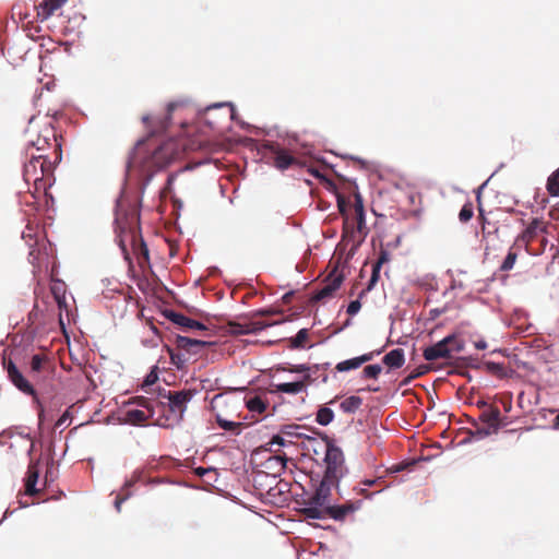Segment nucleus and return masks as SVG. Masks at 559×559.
Masks as SVG:
<instances>
[{"instance_id": "34", "label": "nucleus", "mask_w": 559, "mask_h": 559, "mask_svg": "<svg viewBox=\"0 0 559 559\" xmlns=\"http://www.w3.org/2000/svg\"><path fill=\"white\" fill-rule=\"evenodd\" d=\"M443 341H448L447 347L450 349V355L453 353H460L464 349V341L460 338L456 334L448 335L443 338Z\"/></svg>"}, {"instance_id": "42", "label": "nucleus", "mask_w": 559, "mask_h": 559, "mask_svg": "<svg viewBox=\"0 0 559 559\" xmlns=\"http://www.w3.org/2000/svg\"><path fill=\"white\" fill-rule=\"evenodd\" d=\"M305 383L302 381L282 383V393H298L302 391Z\"/></svg>"}, {"instance_id": "29", "label": "nucleus", "mask_w": 559, "mask_h": 559, "mask_svg": "<svg viewBox=\"0 0 559 559\" xmlns=\"http://www.w3.org/2000/svg\"><path fill=\"white\" fill-rule=\"evenodd\" d=\"M383 362L390 368H401L405 362L404 350L395 348L383 357Z\"/></svg>"}, {"instance_id": "22", "label": "nucleus", "mask_w": 559, "mask_h": 559, "mask_svg": "<svg viewBox=\"0 0 559 559\" xmlns=\"http://www.w3.org/2000/svg\"><path fill=\"white\" fill-rule=\"evenodd\" d=\"M391 260V254L390 252L382 248L380 249L379 251V257L376 261V263L372 265V273H371V277L369 280V283H368V290H371L377 282L379 281L380 278V270H381V266L385 263H388L389 261Z\"/></svg>"}, {"instance_id": "27", "label": "nucleus", "mask_w": 559, "mask_h": 559, "mask_svg": "<svg viewBox=\"0 0 559 559\" xmlns=\"http://www.w3.org/2000/svg\"><path fill=\"white\" fill-rule=\"evenodd\" d=\"M29 370L36 372L51 373L50 361L43 354H35L29 361Z\"/></svg>"}, {"instance_id": "41", "label": "nucleus", "mask_w": 559, "mask_h": 559, "mask_svg": "<svg viewBox=\"0 0 559 559\" xmlns=\"http://www.w3.org/2000/svg\"><path fill=\"white\" fill-rule=\"evenodd\" d=\"M350 216L354 218V221L356 223V229H357L359 238H364L366 236V229H367L365 213H357V214H353Z\"/></svg>"}, {"instance_id": "33", "label": "nucleus", "mask_w": 559, "mask_h": 559, "mask_svg": "<svg viewBox=\"0 0 559 559\" xmlns=\"http://www.w3.org/2000/svg\"><path fill=\"white\" fill-rule=\"evenodd\" d=\"M64 293H66V290H64L63 283L59 282L51 286V294L53 295V298H55L56 302L58 304L59 309L67 307Z\"/></svg>"}, {"instance_id": "18", "label": "nucleus", "mask_w": 559, "mask_h": 559, "mask_svg": "<svg viewBox=\"0 0 559 559\" xmlns=\"http://www.w3.org/2000/svg\"><path fill=\"white\" fill-rule=\"evenodd\" d=\"M181 104L177 102H171L167 105V115L164 118H158L152 120L150 116H144L142 121L145 123L147 128H153V132L165 131L169 124L170 116L175 109H177Z\"/></svg>"}, {"instance_id": "35", "label": "nucleus", "mask_w": 559, "mask_h": 559, "mask_svg": "<svg viewBox=\"0 0 559 559\" xmlns=\"http://www.w3.org/2000/svg\"><path fill=\"white\" fill-rule=\"evenodd\" d=\"M334 413L329 407H321L317 413L316 420L321 426H328L333 421Z\"/></svg>"}, {"instance_id": "53", "label": "nucleus", "mask_w": 559, "mask_h": 559, "mask_svg": "<svg viewBox=\"0 0 559 559\" xmlns=\"http://www.w3.org/2000/svg\"><path fill=\"white\" fill-rule=\"evenodd\" d=\"M361 308V304L358 300L350 301V304L347 307V312L350 316L356 314Z\"/></svg>"}, {"instance_id": "64", "label": "nucleus", "mask_w": 559, "mask_h": 559, "mask_svg": "<svg viewBox=\"0 0 559 559\" xmlns=\"http://www.w3.org/2000/svg\"><path fill=\"white\" fill-rule=\"evenodd\" d=\"M197 473H198L199 475H201V476H202V475H204V474L206 473V469H205V468H203V467H199V468L197 469Z\"/></svg>"}, {"instance_id": "20", "label": "nucleus", "mask_w": 559, "mask_h": 559, "mask_svg": "<svg viewBox=\"0 0 559 559\" xmlns=\"http://www.w3.org/2000/svg\"><path fill=\"white\" fill-rule=\"evenodd\" d=\"M381 350L370 352L367 354H364L359 357H355L352 359L343 360L338 362L335 367V369L338 372H345L353 369H358L362 364L371 361L376 355H379Z\"/></svg>"}, {"instance_id": "54", "label": "nucleus", "mask_w": 559, "mask_h": 559, "mask_svg": "<svg viewBox=\"0 0 559 559\" xmlns=\"http://www.w3.org/2000/svg\"><path fill=\"white\" fill-rule=\"evenodd\" d=\"M298 289H296L297 292ZM295 294V290H288L282 296V304H288L290 302L292 296Z\"/></svg>"}, {"instance_id": "24", "label": "nucleus", "mask_w": 559, "mask_h": 559, "mask_svg": "<svg viewBox=\"0 0 559 559\" xmlns=\"http://www.w3.org/2000/svg\"><path fill=\"white\" fill-rule=\"evenodd\" d=\"M500 417L501 413L500 409L497 406H488L483 411V413L479 415V420L487 425V427L492 428L493 430L499 429L500 427Z\"/></svg>"}, {"instance_id": "60", "label": "nucleus", "mask_w": 559, "mask_h": 559, "mask_svg": "<svg viewBox=\"0 0 559 559\" xmlns=\"http://www.w3.org/2000/svg\"><path fill=\"white\" fill-rule=\"evenodd\" d=\"M552 427H554V429L559 430V414L555 417V419L552 421Z\"/></svg>"}, {"instance_id": "26", "label": "nucleus", "mask_w": 559, "mask_h": 559, "mask_svg": "<svg viewBox=\"0 0 559 559\" xmlns=\"http://www.w3.org/2000/svg\"><path fill=\"white\" fill-rule=\"evenodd\" d=\"M39 477V468L38 463H31L28 465L27 475L25 479V493L28 496H34L38 492L36 489V484Z\"/></svg>"}, {"instance_id": "9", "label": "nucleus", "mask_w": 559, "mask_h": 559, "mask_svg": "<svg viewBox=\"0 0 559 559\" xmlns=\"http://www.w3.org/2000/svg\"><path fill=\"white\" fill-rule=\"evenodd\" d=\"M29 144L33 148H35L39 154H44L43 152L53 145L56 158L60 156L58 152L60 150V144L57 142L56 132L53 127L50 123H46L38 131L35 140H31Z\"/></svg>"}, {"instance_id": "46", "label": "nucleus", "mask_w": 559, "mask_h": 559, "mask_svg": "<svg viewBox=\"0 0 559 559\" xmlns=\"http://www.w3.org/2000/svg\"><path fill=\"white\" fill-rule=\"evenodd\" d=\"M516 259H518L516 252H513L510 250L509 253L507 254L504 261L502 262L500 270L501 271H510L511 269H513Z\"/></svg>"}, {"instance_id": "52", "label": "nucleus", "mask_w": 559, "mask_h": 559, "mask_svg": "<svg viewBox=\"0 0 559 559\" xmlns=\"http://www.w3.org/2000/svg\"><path fill=\"white\" fill-rule=\"evenodd\" d=\"M134 403H136L139 406H142L148 411L152 409V405L148 399L145 396H136L134 397Z\"/></svg>"}, {"instance_id": "15", "label": "nucleus", "mask_w": 559, "mask_h": 559, "mask_svg": "<svg viewBox=\"0 0 559 559\" xmlns=\"http://www.w3.org/2000/svg\"><path fill=\"white\" fill-rule=\"evenodd\" d=\"M294 165H297L301 168H307V171L316 178H322L319 169L313 167L312 163L307 157H295L282 148V170L287 169Z\"/></svg>"}, {"instance_id": "3", "label": "nucleus", "mask_w": 559, "mask_h": 559, "mask_svg": "<svg viewBox=\"0 0 559 559\" xmlns=\"http://www.w3.org/2000/svg\"><path fill=\"white\" fill-rule=\"evenodd\" d=\"M53 163L45 154H33L24 164L23 178L26 185L33 186V189L28 188L33 198L36 199L40 193L46 194L53 182Z\"/></svg>"}, {"instance_id": "38", "label": "nucleus", "mask_w": 559, "mask_h": 559, "mask_svg": "<svg viewBox=\"0 0 559 559\" xmlns=\"http://www.w3.org/2000/svg\"><path fill=\"white\" fill-rule=\"evenodd\" d=\"M246 405L249 411L257 412V413H262L266 408L264 401L260 396H253V397L248 399L246 401Z\"/></svg>"}, {"instance_id": "40", "label": "nucleus", "mask_w": 559, "mask_h": 559, "mask_svg": "<svg viewBox=\"0 0 559 559\" xmlns=\"http://www.w3.org/2000/svg\"><path fill=\"white\" fill-rule=\"evenodd\" d=\"M133 480L127 481L121 492L117 495L115 500V507L118 512L120 511L121 503L130 497L131 493L129 491V488L133 485Z\"/></svg>"}, {"instance_id": "58", "label": "nucleus", "mask_w": 559, "mask_h": 559, "mask_svg": "<svg viewBox=\"0 0 559 559\" xmlns=\"http://www.w3.org/2000/svg\"><path fill=\"white\" fill-rule=\"evenodd\" d=\"M416 200H420V194L419 193H412L409 195V201L412 204H415Z\"/></svg>"}, {"instance_id": "37", "label": "nucleus", "mask_w": 559, "mask_h": 559, "mask_svg": "<svg viewBox=\"0 0 559 559\" xmlns=\"http://www.w3.org/2000/svg\"><path fill=\"white\" fill-rule=\"evenodd\" d=\"M126 416L127 420L133 425H140L148 418L145 412L140 409H129Z\"/></svg>"}, {"instance_id": "7", "label": "nucleus", "mask_w": 559, "mask_h": 559, "mask_svg": "<svg viewBox=\"0 0 559 559\" xmlns=\"http://www.w3.org/2000/svg\"><path fill=\"white\" fill-rule=\"evenodd\" d=\"M324 463L325 477L340 480L344 476L346 467L344 465L343 451L331 442L325 444Z\"/></svg>"}, {"instance_id": "36", "label": "nucleus", "mask_w": 559, "mask_h": 559, "mask_svg": "<svg viewBox=\"0 0 559 559\" xmlns=\"http://www.w3.org/2000/svg\"><path fill=\"white\" fill-rule=\"evenodd\" d=\"M343 234L345 237H350L353 239H355L356 236L358 235L356 229V223L349 214L344 216Z\"/></svg>"}, {"instance_id": "16", "label": "nucleus", "mask_w": 559, "mask_h": 559, "mask_svg": "<svg viewBox=\"0 0 559 559\" xmlns=\"http://www.w3.org/2000/svg\"><path fill=\"white\" fill-rule=\"evenodd\" d=\"M176 348L179 350H183L185 354L198 355L201 349L210 346L211 342H205L201 340L190 338L187 336L178 335L176 337Z\"/></svg>"}, {"instance_id": "62", "label": "nucleus", "mask_w": 559, "mask_h": 559, "mask_svg": "<svg viewBox=\"0 0 559 559\" xmlns=\"http://www.w3.org/2000/svg\"><path fill=\"white\" fill-rule=\"evenodd\" d=\"M308 370H309V368L306 367L305 365H301V366H299V367H297L295 369V371H297V372H305V371H308Z\"/></svg>"}, {"instance_id": "19", "label": "nucleus", "mask_w": 559, "mask_h": 559, "mask_svg": "<svg viewBox=\"0 0 559 559\" xmlns=\"http://www.w3.org/2000/svg\"><path fill=\"white\" fill-rule=\"evenodd\" d=\"M447 343L448 341L441 340L438 343L426 347L423 352L424 358L428 361L452 358L450 355V349L447 347Z\"/></svg>"}, {"instance_id": "21", "label": "nucleus", "mask_w": 559, "mask_h": 559, "mask_svg": "<svg viewBox=\"0 0 559 559\" xmlns=\"http://www.w3.org/2000/svg\"><path fill=\"white\" fill-rule=\"evenodd\" d=\"M167 318L175 324L191 330H205V325L194 319H191L182 313L169 311Z\"/></svg>"}, {"instance_id": "39", "label": "nucleus", "mask_w": 559, "mask_h": 559, "mask_svg": "<svg viewBox=\"0 0 559 559\" xmlns=\"http://www.w3.org/2000/svg\"><path fill=\"white\" fill-rule=\"evenodd\" d=\"M547 190L552 197H559V169L548 178Z\"/></svg>"}, {"instance_id": "59", "label": "nucleus", "mask_w": 559, "mask_h": 559, "mask_svg": "<svg viewBox=\"0 0 559 559\" xmlns=\"http://www.w3.org/2000/svg\"><path fill=\"white\" fill-rule=\"evenodd\" d=\"M488 367H489V369H491V370H500V369H502V366H501V365H499V364H496V362H490V364L488 365Z\"/></svg>"}, {"instance_id": "14", "label": "nucleus", "mask_w": 559, "mask_h": 559, "mask_svg": "<svg viewBox=\"0 0 559 559\" xmlns=\"http://www.w3.org/2000/svg\"><path fill=\"white\" fill-rule=\"evenodd\" d=\"M344 276L336 271H333L324 281L322 287L317 290L312 300L322 301L332 298L335 292L341 287Z\"/></svg>"}, {"instance_id": "61", "label": "nucleus", "mask_w": 559, "mask_h": 559, "mask_svg": "<svg viewBox=\"0 0 559 559\" xmlns=\"http://www.w3.org/2000/svg\"><path fill=\"white\" fill-rule=\"evenodd\" d=\"M297 476V479L298 481H301L302 479H308V476L306 474H304L302 472H298V474L296 475Z\"/></svg>"}, {"instance_id": "28", "label": "nucleus", "mask_w": 559, "mask_h": 559, "mask_svg": "<svg viewBox=\"0 0 559 559\" xmlns=\"http://www.w3.org/2000/svg\"><path fill=\"white\" fill-rule=\"evenodd\" d=\"M309 340V330L300 329L295 336L286 337L287 347L289 349H304L307 347Z\"/></svg>"}, {"instance_id": "17", "label": "nucleus", "mask_w": 559, "mask_h": 559, "mask_svg": "<svg viewBox=\"0 0 559 559\" xmlns=\"http://www.w3.org/2000/svg\"><path fill=\"white\" fill-rule=\"evenodd\" d=\"M547 229L548 223H545L540 218H534L526 229L518 237V241H522L528 246L539 233L546 234Z\"/></svg>"}, {"instance_id": "45", "label": "nucleus", "mask_w": 559, "mask_h": 559, "mask_svg": "<svg viewBox=\"0 0 559 559\" xmlns=\"http://www.w3.org/2000/svg\"><path fill=\"white\" fill-rule=\"evenodd\" d=\"M473 204L471 202L463 205L459 213V218L462 223H467L473 217Z\"/></svg>"}, {"instance_id": "47", "label": "nucleus", "mask_w": 559, "mask_h": 559, "mask_svg": "<svg viewBox=\"0 0 559 559\" xmlns=\"http://www.w3.org/2000/svg\"><path fill=\"white\" fill-rule=\"evenodd\" d=\"M382 368L380 365H369L364 368V376L366 378L377 379L381 373Z\"/></svg>"}, {"instance_id": "31", "label": "nucleus", "mask_w": 559, "mask_h": 559, "mask_svg": "<svg viewBox=\"0 0 559 559\" xmlns=\"http://www.w3.org/2000/svg\"><path fill=\"white\" fill-rule=\"evenodd\" d=\"M362 404V399L357 395H352L343 400L340 404L341 409L344 413H355Z\"/></svg>"}, {"instance_id": "5", "label": "nucleus", "mask_w": 559, "mask_h": 559, "mask_svg": "<svg viewBox=\"0 0 559 559\" xmlns=\"http://www.w3.org/2000/svg\"><path fill=\"white\" fill-rule=\"evenodd\" d=\"M361 501H347L341 506H329L325 508L307 507L302 508V513L309 519H324L330 516L336 521H343L347 515L353 514L360 508Z\"/></svg>"}, {"instance_id": "23", "label": "nucleus", "mask_w": 559, "mask_h": 559, "mask_svg": "<svg viewBox=\"0 0 559 559\" xmlns=\"http://www.w3.org/2000/svg\"><path fill=\"white\" fill-rule=\"evenodd\" d=\"M68 0H43L37 7V16L45 21L53 15Z\"/></svg>"}, {"instance_id": "32", "label": "nucleus", "mask_w": 559, "mask_h": 559, "mask_svg": "<svg viewBox=\"0 0 559 559\" xmlns=\"http://www.w3.org/2000/svg\"><path fill=\"white\" fill-rule=\"evenodd\" d=\"M215 418H216V423L218 424V426L222 429L227 430V431H233L236 435H239L241 426H242L241 423L227 420V419L223 418L219 414H216Z\"/></svg>"}, {"instance_id": "44", "label": "nucleus", "mask_w": 559, "mask_h": 559, "mask_svg": "<svg viewBox=\"0 0 559 559\" xmlns=\"http://www.w3.org/2000/svg\"><path fill=\"white\" fill-rule=\"evenodd\" d=\"M473 426L475 428L473 435L478 438L487 437L493 432H497V430H493L490 427H487V425L480 426L478 423L473 421Z\"/></svg>"}, {"instance_id": "55", "label": "nucleus", "mask_w": 559, "mask_h": 559, "mask_svg": "<svg viewBox=\"0 0 559 559\" xmlns=\"http://www.w3.org/2000/svg\"><path fill=\"white\" fill-rule=\"evenodd\" d=\"M475 347L479 350H484L487 348V342L485 340H479L474 343Z\"/></svg>"}, {"instance_id": "11", "label": "nucleus", "mask_w": 559, "mask_h": 559, "mask_svg": "<svg viewBox=\"0 0 559 559\" xmlns=\"http://www.w3.org/2000/svg\"><path fill=\"white\" fill-rule=\"evenodd\" d=\"M195 390H181V391H168L166 397L169 403V409L173 414L178 415L180 418L187 409L188 403L192 400Z\"/></svg>"}, {"instance_id": "50", "label": "nucleus", "mask_w": 559, "mask_h": 559, "mask_svg": "<svg viewBox=\"0 0 559 559\" xmlns=\"http://www.w3.org/2000/svg\"><path fill=\"white\" fill-rule=\"evenodd\" d=\"M156 370H157V367H154L153 370L146 376L142 386H150L157 381L158 376H157Z\"/></svg>"}, {"instance_id": "1", "label": "nucleus", "mask_w": 559, "mask_h": 559, "mask_svg": "<svg viewBox=\"0 0 559 559\" xmlns=\"http://www.w3.org/2000/svg\"><path fill=\"white\" fill-rule=\"evenodd\" d=\"M179 153L178 143L173 139L159 143L153 139L141 140L129 157L128 168L139 169L142 175L150 177L166 167Z\"/></svg>"}, {"instance_id": "48", "label": "nucleus", "mask_w": 559, "mask_h": 559, "mask_svg": "<svg viewBox=\"0 0 559 559\" xmlns=\"http://www.w3.org/2000/svg\"><path fill=\"white\" fill-rule=\"evenodd\" d=\"M353 214H357V213H365V209H364V200H362V197L356 192L354 194V202H353Z\"/></svg>"}, {"instance_id": "63", "label": "nucleus", "mask_w": 559, "mask_h": 559, "mask_svg": "<svg viewBox=\"0 0 559 559\" xmlns=\"http://www.w3.org/2000/svg\"><path fill=\"white\" fill-rule=\"evenodd\" d=\"M274 164L277 168H280V152H276L275 153V156H274Z\"/></svg>"}, {"instance_id": "51", "label": "nucleus", "mask_w": 559, "mask_h": 559, "mask_svg": "<svg viewBox=\"0 0 559 559\" xmlns=\"http://www.w3.org/2000/svg\"><path fill=\"white\" fill-rule=\"evenodd\" d=\"M223 107H224V105L218 104V105L210 106V107H207V108H206V110H205V120H206V122H207L211 127H215V126H216V122H215V121H213V120H211V118H210L211 112H212V111H214V110H216V109H221V108H223Z\"/></svg>"}, {"instance_id": "57", "label": "nucleus", "mask_w": 559, "mask_h": 559, "mask_svg": "<svg viewBox=\"0 0 559 559\" xmlns=\"http://www.w3.org/2000/svg\"><path fill=\"white\" fill-rule=\"evenodd\" d=\"M141 253L143 254V257L146 260L148 259V249L142 239H141Z\"/></svg>"}, {"instance_id": "6", "label": "nucleus", "mask_w": 559, "mask_h": 559, "mask_svg": "<svg viewBox=\"0 0 559 559\" xmlns=\"http://www.w3.org/2000/svg\"><path fill=\"white\" fill-rule=\"evenodd\" d=\"M277 320H269L263 313L253 319L241 318L237 321L228 322V332L233 335H246L258 333L269 326L276 324Z\"/></svg>"}, {"instance_id": "10", "label": "nucleus", "mask_w": 559, "mask_h": 559, "mask_svg": "<svg viewBox=\"0 0 559 559\" xmlns=\"http://www.w3.org/2000/svg\"><path fill=\"white\" fill-rule=\"evenodd\" d=\"M274 444L280 445V433L274 435L270 442L257 448L253 452L260 460V466L265 467L267 471L274 469L280 463V454L272 450V445Z\"/></svg>"}, {"instance_id": "8", "label": "nucleus", "mask_w": 559, "mask_h": 559, "mask_svg": "<svg viewBox=\"0 0 559 559\" xmlns=\"http://www.w3.org/2000/svg\"><path fill=\"white\" fill-rule=\"evenodd\" d=\"M300 427L295 425H282V449L288 452V456L302 455L307 437L299 431Z\"/></svg>"}, {"instance_id": "4", "label": "nucleus", "mask_w": 559, "mask_h": 559, "mask_svg": "<svg viewBox=\"0 0 559 559\" xmlns=\"http://www.w3.org/2000/svg\"><path fill=\"white\" fill-rule=\"evenodd\" d=\"M3 364H4V368L7 370L8 378L10 379V381L21 392H23L26 395H31L33 397L34 403H36L37 407L39 408V416H40L44 412V408H43L41 402L38 397L36 386H38V388L45 386V380L51 373H45V372H36L35 373L34 371L28 370V377H25L12 360H9V361L4 360Z\"/></svg>"}, {"instance_id": "30", "label": "nucleus", "mask_w": 559, "mask_h": 559, "mask_svg": "<svg viewBox=\"0 0 559 559\" xmlns=\"http://www.w3.org/2000/svg\"><path fill=\"white\" fill-rule=\"evenodd\" d=\"M167 352L169 354V357H170V361L171 364L178 369V370H183L186 368V365H187V361H188V357L185 353H182L183 350H175L170 347L167 346Z\"/></svg>"}, {"instance_id": "25", "label": "nucleus", "mask_w": 559, "mask_h": 559, "mask_svg": "<svg viewBox=\"0 0 559 559\" xmlns=\"http://www.w3.org/2000/svg\"><path fill=\"white\" fill-rule=\"evenodd\" d=\"M287 501L284 507H288L292 499H295L298 504L308 507V499L305 498L306 491L301 481H296L294 485L285 489Z\"/></svg>"}, {"instance_id": "13", "label": "nucleus", "mask_w": 559, "mask_h": 559, "mask_svg": "<svg viewBox=\"0 0 559 559\" xmlns=\"http://www.w3.org/2000/svg\"><path fill=\"white\" fill-rule=\"evenodd\" d=\"M295 466L293 457L288 456V452L282 451V508H284V503L287 501L285 489L298 481L293 469Z\"/></svg>"}, {"instance_id": "12", "label": "nucleus", "mask_w": 559, "mask_h": 559, "mask_svg": "<svg viewBox=\"0 0 559 559\" xmlns=\"http://www.w3.org/2000/svg\"><path fill=\"white\" fill-rule=\"evenodd\" d=\"M338 480L323 476L316 492L308 498V507H329V497L332 487H337Z\"/></svg>"}, {"instance_id": "2", "label": "nucleus", "mask_w": 559, "mask_h": 559, "mask_svg": "<svg viewBox=\"0 0 559 559\" xmlns=\"http://www.w3.org/2000/svg\"><path fill=\"white\" fill-rule=\"evenodd\" d=\"M179 153L178 143L173 139L159 143L153 139L141 140L129 157L128 168L139 169L142 175L150 177L166 167Z\"/></svg>"}, {"instance_id": "43", "label": "nucleus", "mask_w": 559, "mask_h": 559, "mask_svg": "<svg viewBox=\"0 0 559 559\" xmlns=\"http://www.w3.org/2000/svg\"><path fill=\"white\" fill-rule=\"evenodd\" d=\"M117 224H118V227L119 229L121 230V233H126L127 229H128V233L130 234V237H131V240L134 241L135 240V227L133 226L135 223H136V217L135 215L133 214L132 217H131V222L129 223L128 227H126L124 225H122L120 218L118 217L116 219Z\"/></svg>"}, {"instance_id": "56", "label": "nucleus", "mask_w": 559, "mask_h": 559, "mask_svg": "<svg viewBox=\"0 0 559 559\" xmlns=\"http://www.w3.org/2000/svg\"><path fill=\"white\" fill-rule=\"evenodd\" d=\"M68 418H69V414H68V412H66V413H64V414H63V415H62V416L57 420L56 426H57V427H61V426H63V425L66 424V421L68 420Z\"/></svg>"}, {"instance_id": "49", "label": "nucleus", "mask_w": 559, "mask_h": 559, "mask_svg": "<svg viewBox=\"0 0 559 559\" xmlns=\"http://www.w3.org/2000/svg\"><path fill=\"white\" fill-rule=\"evenodd\" d=\"M348 206H349V203L346 201V199L344 197L338 195L337 197V207L343 217L348 215Z\"/></svg>"}]
</instances>
